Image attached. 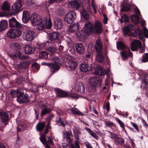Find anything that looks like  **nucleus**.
<instances>
[{
	"label": "nucleus",
	"mask_w": 148,
	"mask_h": 148,
	"mask_svg": "<svg viewBox=\"0 0 148 148\" xmlns=\"http://www.w3.org/2000/svg\"><path fill=\"white\" fill-rule=\"evenodd\" d=\"M57 96L61 98L68 97L69 92H66L58 88L55 89Z\"/></svg>",
	"instance_id": "obj_18"
},
{
	"label": "nucleus",
	"mask_w": 148,
	"mask_h": 148,
	"mask_svg": "<svg viewBox=\"0 0 148 148\" xmlns=\"http://www.w3.org/2000/svg\"><path fill=\"white\" fill-rule=\"evenodd\" d=\"M23 0H18V1L12 6V10L14 11L13 13L14 15L18 14L20 11H21V9H19V8L22 6Z\"/></svg>",
	"instance_id": "obj_10"
},
{
	"label": "nucleus",
	"mask_w": 148,
	"mask_h": 148,
	"mask_svg": "<svg viewBox=\"0 0 148 148\" xmlns=\"http://www.w3.org/2000/svg\"><path fill=\"white\" fill-rule=\"evenodd\" d=\"M97 54L96 59L97 61L99 62H102L104 59V57L102 55L101 51L97 52Z\"/></svg>",
	"instance_id": "obj_39"
},
{
	"label": "nucleus",
	"mask_w": 148,
	"mask_h": 148,
	"mask_svg": "<svg viewBox=\"0 0 148 148\" xmlns=\"http://www.w3.org/2000/svg\"><path fill=\"white\" fill-rule=\"evenodd\" d=\"M69 5L71 8L75 10H78L80 5L78 1L76 0L69 2Z\"/></svg>",
	"instance_id": "obj_22"
},
{
	"label": "nucleus",
	"mask_w": 148,
	"mask_h": 148,
	"mask_svg": "<svg viewBox=\"0 0 148 148\" xmlns=\"http://www.w3.org/2000/svg\"><path fill=\"white\" fill-rule=\"evenodd\" d=\"M95 71V73L96 74L99 75H103V74L102 68L101 67H96Z\"/></svg>",
	"instance_id": "obj_43"
},
{
	"label": "nucleus",
	"mask_w": 148,
	"mask_h": 148,
	"mask_svg": "<svg viewBox=\"0 0 148 148\" xmlns=\"http://www.w3.org/2000/svg\"><path fill=\"white\" fill-rule=\"evenodd\" d=\"M80 70L82 72H86L90 70L88 65L86 64L83 63L80 64Z\"/></svg>",
	"instance_id": "obj_36"
},
{
	"label": "nucleus",
	"mask_w": 148,
	"mask_h": 148,
	"mask_svg": "<svg viewBox=\"0 0 148 148\" xmlns=\"http://www.w3.org/2000/svg\"><path fill=\"white\" fill-rule=\"evenodd\" d=\"M117 47L118 49H123L125 47L124 43L121 41L117 42Z\"/></svg>",
	"instance_id": "obj_46"
},
{
	"label": "nucleus",
	"mask_w": 148,
	"mask_h": 148,
	"mask_svg": "<svg viewBox=\"0 0 148 148\" xmlns=\"http://www.w3.org/2000/svg\"><path fill=\"white\" fill-rule=\"evenodd\" d=\"M76 17V14L75 11H70L65 15L64 20L68 23L71 24L75 20Z\"/></svg>",
	"instance_id": "obj_6"
},
{
	"label": "nucleus",
	"mask_w": 148,
	"mask_h": 148,
	"mask_svg": "<svg viewBox=\"0 0 148 148\" xmlns=\"http://www.w3.org/2000/svg\"><path fill=\"white\" fill-rule=\"evenodd\" d=\"M125 140L124 139L121 138L117 136L114 139V143L116 145H123L124 143Z\"/></svg>",
	"instance_id": "obj_35"
},
{
	"label": "nucleus",
	"mask_w": 148,
	"mask_h": 148,
	"mask_svg": "<svg viewBox=\"0 0 148 148\" xmlns=\"http://www.w3.org/2000/svg\"><path fill=\"white\" fill-rule=\"evenodd\" d=\"M102 82L101 78L98 77H93L91 78L90 84L91 88L95 90L97 86L100 85Z\"/></svg>",
	"instance_id": "obj_8"
},
{
	"label": "nucleus",
	"mask_w": 148,
	"mask_h": 148,
	"mask_svg": "<svg viewBox=\"0 0 148 148\" xmlns=\"http://www.w3.org/2000/svg\"><path fill=\"white\" fill-rule=\"evenodd\" d=\"M41 65L49 67L50 68V71L52 73V74L58 71L60 69V66L59 65L53 64L52 63L43 62L41 63Z\"/></svg>",
	"instance_id": "obj_9"
},
{
	"label": "nucleus",
	"mask_w": 148,
	"mask_h": 148,
	"mask_svg": "<svg viewBox=\"0 0 148 148\" xmlns=\"http://www.w3.org/2000/svg\"><path fill=\"white\" fill-rule=\"evenodd\" d=\"M21 140H20V138L18 136L15 144V147L16 148H19L21 146Z\"/></svg>",
	"instance_id": "obj_53"
},
{
	"label": "nucleus",
	"mask_w": 148,
	"mask_h": 148,
	"mask_svg": "<svg viewBox=\"0 0 148 148\" xmlns=\"http://www.w3.org/2000/svg\"><path fill=\"white\" fill-rule=\"evenodd\" d=\"M31 67L36 69L37 71H38L40 68L39 65L37 62H35L32 64Z\"/></svg>",
	"instance_id": "obj_59"
},
{
	"label": "nucleus",
	"mask_w": 148,
	"mask_h": 148,
	"mask_svg": "<svg viewBox=\"0 0 148 148\" xmlns=\"http://www.w3.org/2000/svg\"><path fill=\"white\" fill-rule=\"evenodd\" d=\"M76 52L79 54H83L85 51L84 45L82 43H76L75 45Z\"/></svg>",
	"instance_id": "obj_16"
},
{
	"label": "nucleus",
	"mask_w": 148,
	"mask_h": 148,
	"mask_svg": "<svg viewBox=\"0 0 148 148\" xmlns=\"http://www.w3.org/2000/svg\"><path fill=\"white\" fill-rule=\"evenodd\" d=\"M47 138H48L47 141V143L50 145H54V143L53 139L50 137L48 136Z\"/></svg>",
	"instance_id": "obj_62"
},
{
	"label": "nucleus",
	"mask_w": 148,
	"mask_h": 148,
	"mask_svg": "<svg viewBox=\"0 0 148 148\" xmlns=\"http://www.w3.org/2000/svg\"><path fill=\"white\" fill-rule=\"evenodd\" d=\"M31 18L29 12L27 11H24L23 12L22 20L24 23H26Z\"/></svg>",
	"instance_id": "obj_20"
},
{
	"label": "nucleus",
	"mask_w": 148,
	"mask_h": 148,
	"mask_svg": "<svg viewBox=\"0 0 148 148\" xmlns=\"http://www.w3.org/2000/svg\"><path fill=\"white\" fill-rule=\"evenodd\" d=\"M9 26L11 27H16L21 29L22 27L21 24L18 22L14 18H12L9 20Z\"/></svg>",
	"instance_id": "obj_13"
},
{
	"label": "nucleus",
	"mask_w": 148,
	"mask_h": 148,
	"mask_svg": "<svg viewBox=\"0 0 148 148\" xmlns=\"http://www.w3.org/2000/svg\"><path fill=\"white\" fill-rule=\"evenodd\" d=\"M143 31L145 37L147 38H148V30L147 29L146 27H144Z\"/></svg>",
	"instance_id": "obj_63"
},
{
	"label": "nucleus",
	"mask_w": 148,
	"mask_h": 148,
	"mask_svg": "<svg viewBox=\"0 0 148 148\" xmlns=\"http://www.w3.org/2000/svg\"><path fill=\"white\" fill-rule=\"evenodd\" d=\"M54 25L55 29L57 30L61 29L63 26L62 21L60 19H57L54 21Z\"/></svg>",
	"instance_id": "obj_27"
},
{
	"label": "nucleus",
	"mask_w": 148,
	"mask_h": 148,
	"mask_svg": "<svg viewBox=\"0 0 148 148\" xmlns=\"http://www.w3.org/2000/svg\"><path fill=\"white\" fill-rule=\"evenodd\" d=\"M8 26V22L6 21L3 20L0 22V31L5 30Z\"/></svg>",
	"instance_id": "obj_33"
},
{
	"label": "nucleus",
	"mask_w": 148,
	"mask_h": 148,
	"mask_svg": "<svg viewBox=\"0 0 148 148\" xmlns=\"http://www.w3.org/2000/svg\"><path fill=\"white\" fill-rule=\"evenodd\" d=\"M115 119L117 121L118 123L119 124L120 127L122 128H124V127H125V125L124 123L118 118L116 117L115 118Z\"/></svg>",
	"instance_id": "obj_57"
},
{
	"label": "nucleus",
	"mask_w": 148,
	"mask_h": 148,
	"mask_svg": "<svg viewBox=\"0 0 148 148\" xmlns=\"http://www.w3.org/2000/svg\"><path fill=\"white\" fill-rule=\"evenodd\" d=\"M39 107L41 110L40 116L42 117L45 114L50 113L53 109V107L51 104H46V103L41 101L39 103Z\"/></svg>",
	"instance_id": "obj_2"
},
{
	"label": "nucleus",
	"mask_w": 148,
	"mask_h": 148,
	"mask_svg": "<svg viewBox=\"0 0 148 148\" xmlns=\"http://www.w3.org/2000/svg\"><path fill=\"white\" fill-rule=\"evenodd\" d=\"M85 129L90 134V135L94 138L96 140H97L99 138V137L97 135V134L92 130H91L90 129L86 127L85 128Z\"/></svg>",
	"instance_id": "obj_37"
},
{
	"label": "nucleus",
	"mask_w": 148,
	"mask_h": 148,
	"mask_svg": "<svg viewBox=\"0 0 148 148\" xmlns=\"http://www.w3.org/2000/svg\"><path fill=\"white\" fill-rule=\"evenodd\" d=\"M122 59L123 60H127L128 57H132L133 56V54L130 49L124 50L120 52Z\"/></svg>",
	"instance_id": "obj_14"
},
{
	"label": "nucleus",
	"mask_w": 148,
	"mask_h": 148,
	"mask_svg": "<svg viewBox=\"0 0 148 148\" xmlns=\"http://www.w3.org/2000/svg\"><path fill=\"white\" fill-rule=\"evenodd\" d=\"M56 121L57 123H59V125L63 127H65V125L61 119V118L60 116L57 117L56 118Z\"/></svg>",
	"instance_id": "obj_51"
},
{
	"label": "nucleus",
	"mask_w": 148,
	"mask_h": 148,
	"mask_svg": "<svg viewBox=\"0 0 148 148\" xmlns=\"http://www.w3.org/2000/svg\"><path fill=\"white\" fill-rule=\"evenodd\" d=\"M10 47L13 50L18 51L20 49V46L19 44L17 42H12L10 45Z\"/></svg>",
	"instance_id": "obj_34"
},
{
	"label": "nucleus",
	"mask_w": 148,
	"mask_h": 148,
	"mask_svg": "<svg viewBox=\"0 0 148 148\" xmlns=\"http://www.w3.org/2000/svg\"><path fill=\"white\" fill-rule=\"evenodd\" d=\"M66 139L67 142L69 144L71 148H77L76 146L75 145H75L73 144V142L71 138H68Z\"/></svg>",
	"instance_id": "obj_49"
},
{
	"label": "nucleus",
	"mask_w": 148,
	"mask_h": 148,
	"mask_svg": "<svg viewBox=\"0 0 148 148\" xmlns=\"http://www.w3.org/2000/svg\"><path fill=\"white\" fill-rule=\"evenodd\" d=\"M141 61L143 62H148V53H144L142 56Z\"/></svg>",
	"instance_id": "obj_52"
},
{
	"label": "nucleus",
	"mask_w": 148,
	"mask_h": 148,
	"mask_svg": "<svg viewBox=\"0 0 148 148\" xmlns=\"http://www.w3.org/2000/svg\"><path fill=\"white\" fill-rule=\"evenodd\" d=\"M79 26V23H75L73 25H70L68 30L70 32H74L78 30Z\"/></svg>",
	"instance_id": "obj_32"
},
{
	"label": "nucleus",
	"mask_w": 148,
	"mask_h": 148,
	"mask_svg": "<svg viewBox=\"0 0 148 148\" xmlns=\"http://www.w3.org/2000/svg\"><path fill=\"white\" fill-rule=\"evenodd\" d=\"M10 5L8 1L4 2L1 6L2 10L5 11H8L10 10Z\"/></svg>",
	"instance_id": "obj_38"
},
{
	"label": "nucleus",
	"mask_w": 148,
	"mask_h": 148,
	"mask_svg": "<svg viewBox=\"0 0 148 148\" xmlns=\"http://www.w3.org/2000/svg\"><path fill=\"white\" fill-rule=\"evenodd\" d=\"M131 18L133 21L138 23L139 21V15L133 14L131 16Z\"/></svg>",
	"instance_id": "obj_48"
},
{
	"label": "nucleus",
	"mask_w": 148,
	"mask_h": 148,
	"mask_svg": "<svg viewBox=\"0 0 148 148\" xmlns=\"http://www.w3.org/2000/svg\"><path fill=\"white\" fill-rule=\"evenodd\" d=\"M77 90L82 93H84L85 89L84 85L82 83H80L77 86Z\"/></svg>",
	"instance_id": "obj_41"
},
{
	"label": "nucleus",
	"mask_w": 148,
	"mask_h": 148,
	"mask_svg": "<svg viewBox=\"0 0 148 148\" xmlns=\"http://www.w3.org/2000/svg\"><path fill=\"white\" fill-rule=\"evenodd\" d=\"M17 56H18V58L21 59H27L29 57V56H27L22 55L21 53L19 51L18 52V55H17Z\"/></svg>",
	"instance_id": "obj_58"
},
{
	"label": "nucleus",
	"mask_w": 148,
	"mask_h": 148,
	"mask_svg": "<svg viewBox=\"0 0 148 148\" xmlns=\"http://www.w3.org/2000/svg\"><path fill=\"white\" fill-rule=\"evenodd\" d=\"M31 21L34 26L38 25L40 30L45 29L47 26V19L46 18L42 19L41 17L37 14L33 15Z\"/></svg>",
	"instance_id": "obj_1"
},
{
	"label": "nucleus",
	"mask_w": 148,
	"mask_h": 148,
	"mask_svg": "<svg viewBox=\"0 0 148 148\" xmlns=\"http://www.w3.org/2000/svg\"><path fill=\"white\" fill-rule=\"evenodd\" d=\"M143 82L145 84V86L148 88V74L145 75L144 77Z\"/></svg>",
	"instance_id": "obj_55"
},
{
	"label": "nucleus",
	"mask_w": 148,
	"mask_h": 148,
	"mask_svg": "<svg viewBox=\"0 0 148 148\" xmlns=\"http://www.w3.org/2000/svg\"><path fill=\"white\" fill-rule=\"evenodd\" d=\"M108 132L110 134V137L111 139H114L118 136L115 133L111 132L110 131H108Z\"/></svg>",
	"instance_id": "obj_61"
},
{
	"label": "nucleus",
	"mask_w": 148,
	"mask_h": 148,
	"mask_svg": "<svg viewBox=\"0 0 148 148\" xmlns=\"http://www.w3.org/2000/svg\"><path fill=\"white\" fill-rule=\"evenodd\" d=\"M54 60L55 62L54 64H60L62 63L61 59L58 57H55L54 58Z\"/></svg>",
	"instance_id": "obj_60"
},
{
	"label": "nucleus",
	"mask_w": 148,
	"mask_h": 148,
	"mask_svg": "<svg viewBox=\"0 0 148 148\" xmlns=\"http://www.w3.org/2000/svg\"><path fill=\"white\" fill-rule=\"evenodd\" d=\"M77 65V63L73 61H70L67 63V66L69 70L71 71H74L76 68Z\"/></svg>",
	"instance_id": "obj_21"
},
{
	"label": "nucleus",
	"mask_w": 148,
	"mask_h": 148,
	"mask_svg": "<svg viewBox=\"0 0 148 148\" xmlns=\"http://www.w3.org/2000/svg\"><path fill=\"white\" fill-rule=\"evenodd\" d=\"M22 88H18L16 90H14L13 89H11L10 90V95L11 97L13 98L14 97H16L18 98V96L19 94L20 93V91Z\"/></svg>",
	"instance_id": "obj_23"
},
{
	"label": "nucleus",
	"mask_w": 148,
	"mask_h": 148,
	"mask_svg": "<svg viewBox=\"0 0 148 148\" xmlns=\"http://www.w3.org/2000/svg\"><path fill=\"white\" fill-rule=\"evenodd\" d=\"M22 34V31L17 28H12L10 29L7 33V36L12 39L19 37Z\"/></svg>",
	"instance_id": "obj_5"
},
{
	"label": "nucleus",
	"mask_w": 148,
	"mask_h": 148,
	"mask_svg": "<svg viewBox=\"0 0 148 148\" xmlns=\"http://www.w3.org/2000/svg\"><path fill=\"white\" fill-rule=\"evenodd\" d=\"M102 28L100 23L99 21L96 22L95 24V28L94 32L95 34H101L102 33Z\"/></svg>",
	"instance_id": "obj_19"
},
{
	"label": "nucleus",
	"mask_w": 148,
	"mask_h": 148,
	"mask_svg": "<svg viewBox=\"0 0 148 148\" xmlns=\"http://www.w3.org/2000/svg\"><path fill=\"white\" fill-rule=\"evenodd\" d=\"M135 27L131 24H129L123 28V31L124 35L126 36L129 35L130 36H136L137 32L135 30Z\"/></svg>",
	"instance_id": "obj_3"
},
{
	"label": "nucleus",
	"mask_w": 148,
	"mask_h": 148,
	"mask_svg": "<svg viewBox=\"0 0 148 148\" xmlns=\"http://www.w3.org/2000/svg\"><path fill=\"white\" fill-rule=\"evenodd\" d=\"M59 36V33L57 32H53L49 33V38L51 41H53L58 38Z\"/></svg>",
	"instance_id": "obj_24"
},
{
	"label": "nucleus",
	"mask_w": 148,
	"mask_h": 148,
	"mask_svg": "<svg viewBox=\"0 0 148 148\" xmlns=\"http://www.w3.org/2000/svg\"><path fill=\"white\" fill-rule=\"evenodd\" d=\"M77 39L80 41H83L86 38L88 35L83 30L79 31L76 33Z\"/></svg>",
	"instance_id": "obj_15"
},
{
	"label": "nucleus",
	"mask_w": 148,
	"mask_h": 148,
	"mask_svg": "<svg viewBox=\"0 0 148 148\" xmlns=\"http://www.w3.org/2000/svg\"><path fill=\"white\" fill-rule=\"evenodd\" d=\"M71 111L74 114L80 115L81 112L76 108H73L71 109Z\"/></svg>",
	"instance_id": "obj_56"
},
{
	"label": "nucleus",
	"mask_w": 148,
	"mask_h": 148,
	"mask_svg": "<svg viewBox=\"0 0 148 148\" xmlns=\"http://www.w3.org/2000/svg\"><path fill=\"white\" fill-rule=\"evenodd\" d=\"M131 8V6L130 4L128 3H125L121 8V11L122 12H127L129 11Z\"/></svg>",
	"instance_id": "obj_40"
},
{
	"label": "nucleus",
	"mask_w": 148,
	"mask_h": 148,
	"mask_svg": "<svg viewBox=\"0 0 148 148\" xmlns=\"http://www.w3.org/2000/svg\"><path fill=\"white\" fill-rule=\"evenodd\" d=\"M30 64L29 61L23 62L18 64V67L21 69H27L29 68Z\"/></svg>",
	"instance_id": "obj_25"
},
{
	"label": "nucleus",
	"mask_w": 148,
	"mask_h": 148,
	"mask_svg": "<svg viewBox=\"0 0 148 148\" xmlns=\"http://www.w3.org/2000/svg\"><path fill=\"white\" fill-rule=\"evenodd\" d=\"M48 53L45 51H42L39 54L40 57L43 59H47L48 58Z\"/></svg>",
	"instance_id": "obj_44"
},
{
	"label": "nucleus",
	"mask_w": 148,
	"mask_h": 148,
	"mask_svg": "<svg viewBox=\"0 0 148 148\" xmlns=\"http://www.w3.org/2000/svg\"><path fill=\"white\" fill-rule=\"evenodd\" d=\"M131 124L132 125V126L135 128V129L138 131V132H139V130L138 127V125L137 124L134 123L132 122H131Z\"/></svg>",
	"instance_id": "obj_64"
},
{
	"label": "nucleus",
	"mask_w": 148,
	"mask_h": 148,
	"mask_svg": "<svg viewBox=\"0 0 148 148\" xmlns=\"http://www.w3.org/2000/svg\"><path fill=\"white\" fill-rule=\"evenodd\" d=\"M74 136L75 138L76 139L75 141V144L77 148H80V145L79 144V134H81L80 131L78 128L75 127L73 130Z\"/></svg>",
	"instance_id": "obj_11"
},
{
	"label": "nucleus",
	"mask_w": 148,
	"mask_h": 148,
	"mask_svg": "<svg viewBox=\"0 0 148 148\" xmlns=\"http://www.w3.org/2000/svg\"><path fill=\"white\" fill-rule=\"evenodd\" d=\"M82 14L83 18L86 20H88L89 18V16L87 11L83 9L82 11Z\"/></svg>",
	"instance_id": "obj_45"
},
{
	"label": "nucleus",
	"mask_w": 148,
	"mask_h": 148,
	"mask_svg": "<svg viewBox=\"0 0 148 148\" xmlns=\"http://www.w3.org/2000/svg\"><path fill=\"white\" fill-rule=\"evenodd\" d=\"M35 50V48L29 45H27L25 47V54L30 55L33 53Z\"/></svg>",
	"instance_id": "obj_30"
},
{
	"label": "nucleus",
	"mask_w": 148,
	"mask_h": 148,
	"mask_svg": "<svg viewBox=\"0 0 148 148\" xmlns=\"http://www.w3.org/2000/svg\"><path fill=\"white\" fill-rule=\"evenodd\" d=\"M35 36V32L32 31L27 30L23 33V38L27 41H31L34 39Z\"/></svg>",
	"instance_id": "obj_7"
},
{
	"label": "nucleus",
	"mask_w": 148,
	"mask_h": 148,
	"mask_svg": "<svg viewBox=\"0 0 148 148\" xmlns=\"http://www.w3.org/2000/svg\"><path fill=\"white\" fill-rule=\"evenodd\" d=\"M25 91V90L23 89L21 90L17 99V101L20 104L27 103L30 102L29 96L28 94L24 93Z\"/></svg>",
	"instance_id": "obj_4"
},
{
	"label": "nucleus",
	"mask_w": 148,
	"mask_h": 148,
	"mask_svg": "<svg viewBox=\"0 0 148 148\" xmlns=\"http://www.w3.org/2000/svg\"><path fill=\"white\" fill-rule=\"evenodd\" d=\"M63 10L62 8H60L57 9L56 13L59 16H62L64 14Z\"/></svg>",
	"instance_id": "obj_54"
},
{
	"label": "nucleus",
	"mask_w": 148,
	"mask_h": 148,
	"mask_svg": "<svg viewBox=\"0 0 148 148\" xmlns=\"http://www.w3.org/2000/svg\"><path fill=\"white\" fill-rule=\"evenodd\" d=\"M104 122L106 125L108 127H110L112 126L116 127V126L115 124L111 121L104 120Z\"/></svg>",
	"instance_id": "obj_47"
},
{
	"label": "nucleus",
	"mask_w": 148,
	"mask_h": 148,
	"mask_svg": "<svg viewBox=\"0 0 148 148\" xmlns=\"http://www.w3.org/2000/svg\"><path fill=\"white\" fill-rule=\"evenodd\" d=\"M8 119V116L7 113L5 112H0V122L7 121Z\"/></svg>",
	"instance_id": "obj_26"
},
{
	"label": "nucleus",
	"mask_w": 148,
	"mask_h": 148,
	"mask_svg": "<svg viewBox=\"0 0 148 148\" xmlns=\"http://www.w3.org/2000/svg\"><path fill=\"white\" fill-rule=\"evenodd\" d=\"M95 48L97 52L101 51L102 49V44L101 40L99 39H98L96 41Z\"/></svg>",
	"instance_id": "obj_31"
},
{
	"label": "nucleus",
	"mask_w": 148,
	"mask_h": 148,
	"mask_svg": "<svg viewBox=\"0 0 148 148\" xmlns=\"http://www.w3.org/2000/svg\"><path fill=\"white\" fill-rule=\"evenodd\" d=\"M45 122H40L37 124L36 129L37 131L39 132L42 131L45 126Z\"/></svg>",
	"instance_id": "obj_28"
},
{
	"label": "nucleus",
	"mask_w": 148,
	"mask_h": 148,
	"mask_svg": "<svg viewBox=\"0 0 148 148\" xmlns=\"http://www.w3.org/2000/svg\"><path fill=\"white\" fill-rule=\"evenodd\" d=\"M18 52H13L8 54V56L13 59L16 58L17 57H18Z\"/></svg>",
	"instance_id": "obj_50"
},
{
	"label": "nucleus",
	"mask_w": 148,
	"mask_h": 148,
	"mask_svg": "<svg viewBox=\"0 0 148 148\" xmlns=\"http://www.w3.org/2000/svg\"><path fill=\"white\" fill-rule=\"evenodd\" d=\"M141 42L139 40H135L131 44V50L132 51H136L138 48L140 49L142 47Z\"/></svg>",
	"instance_id": "obj_17"
},
{
	"label": "nucleus",
	"mask_w": 148,
	"mask_h": 148,
	"mask_svg": "<svg viewBox=\"0 0 148 148\" xmlns=\"http://www.w3.org/2000/svg\"><path fill=\"white\" fill-rule=\"evenodd\" d=\"M39 139L43 145H45V148H50L49 144L47 143L46 136L44 134H42L40 137Z\"/></svg>",
	"instance_id": "obj_29"
},
{
	"label": "nucleus",
	"mask_w": 148,
	"mask_h": 148,
	"mask_svg": "<svg viewBox=\"0 0 148 148\" xmlns=\"http://www.w3.org/2000/svg\"><path fill=\"white\" fill-rule=\"evenodd\" d=\"M93 24L90 21L86 23L83 29L88 34H92L93 31Z\"/></svg>",
	"instance_id": "obj_12"
},
{
	"label": "nucleus",
	"mask_w": 148,
	"mask_h": 148,
	"mask_svg": "<svg viewBox=\"0 0 148 148\" xmlns=\"http://www.w3.org/2000/svg\"><path fill=\"white\" fill-rule=\"evenodd\" d=\"M120 21L121 23H123L124 22H129V16L126 14H123V15L121 17Z\"/></svg>",
	"instance_id": "obj_42"
}]
</instances>
